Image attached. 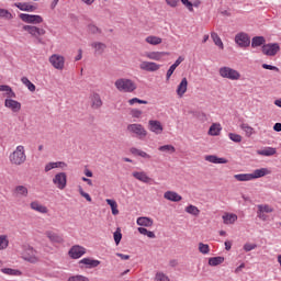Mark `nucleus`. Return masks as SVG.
Returning a JSON list of instances; mask_svg holds the SVG:
<instances>
[{
    "instance_id": "f257e3e1",
    "label": "nucleus",
    "mask_w": 281,
    "mask_h": 281,
    "mask_svg": "<svg viewBox=\"0 0 281 281\" xmlns=\"http://www.w3.org/2000/svg\"><path fill=\"white\" fill-rule=\"evenodd\" d=\"M9 161L12 166H23L27 161V155L25 154V146L19 145L9 155Z\"/></svg>"
},
{
    "instance_id": "f03ea898",
    "label": "nucleus",
    "mask_w": 281,
    "mask_h": 281,
    "mask_svg": "<svg viewBox=\"0 0 281 281\" xmlns=\"http://www.w3.org/2000/svg\"><path fill=\"white\" fill-rule=\"evenodd\" d=\"M114 87L120 91V93H133V91L137 90V83H135L133 79L128 78L116 79Z\"/></svg>"
},
{
    "instance_id": "7ed1b4c3",
    "label": "nucleus",
    "mask_w": 281,
    "mask_h": 281,
    "mask_svg": "<svg viewBox=\"0 0 281 281\" xmlns=\"http://www.w3.org/2000/svg\"><path fill=\"white\" fill-rule=\"evenodd\" d=\"M24 32H27L32 38L36 41L40 45H45V42L43 41V36L47 34V31L43 27H38L36 25H24L22 27Z\"/></svg>"
},
{
    "instance_id": "20e7f679",
    "label": "nucleus",
    "mask_w": 281,
    "mask_h": 281,
    "mask_svg": "<svg viewBox=\"0 0 281 281\" xmlns=\"http://www.w3.org/2000/svg\"><path fill=\"white\" fill-rule=\"evenodd\" d=\"M218 75L221 78H225L226 80H240V72L229 66H223L218 69Z\"/></svg>"
},
{
    "instance_id": "39448f33",
    "label": "nucleus",
    "mask_w": 281,
    "mask_h": 281,
    "mask_svg": "<svg viewBox=\"0 0 281 281\" xmlns=\"http://www.w3.org/2000/svg\"><path fill=\"white\" fill-rule=\"evenodd\" d=\"M127 131L131 135H135L137 139H146L148 137V131L139 123H132L127 125Z\"/></svg>"
},
{
    "instance_id": "423d86ee",
    "label": "nucleus",
    "mask_w": 281,
    "mask_h": 281,
    "mask_svg": "<svg viewBox=\"0 0 281 281\" xmlns=\"http://www.w3.org/2000/svg\"><path fill=\"white\" fill-rule=\"evenodd\" d=\"M48 63L54 69H57V71H63V69H65V56L60 54L50 55Z\"/></svg>"
},
{
    "instance_id": "0eeeda50",
    "label": "nucleus",
    "mask_w": 281,
    "mask_h": 281,
    "mask_svg": "<svg viewBox=\"0 0 281 281\" xmlns=\"http://www.w3.org/2000/svg\"><path fill=\"white\" fill-rule=\"evenodd\" d=\"M53 184L57 190H65L67 188V173L66 172H57L53 177Z\"/></svg>"
},
{
    "instance_id": "6e6552de",
    "label": "nucleus",
    "mask_w": 281,
    "mask_h": 281,
    "mask_svg": "<svg viewBox=\"0 0 281 281\" xmlns=\"http://www.w3.org/2000/svg\"><path fill=\"white\" fill-rule=\"evenodd\" d=\"M235 43L238 47L246 48L251 45V38L247 33L240 32L235 35Z\"/></svg>"
},
{
    "instance_id": "1a4fd4ad",
    "label": "nucleus",
    "mask_w": 281,
    "mask_h": 281,
    "mask_svg": "<svg viewBox=\"0 0 281 281\" xmlns=\"http://www.w3.org/2000/svg\"><path fill=\"white\" fill-rule=\"evenodd\" d=\"M139 69L142 71H148L150 74H155V71H159L161 69V65L155 61L142 60L139 64Z\"/></svg>"
},
{
    "instance_id": "9d476101",
    "label": "nucleus",
    "mask_w": 281,
    "mask_h": 281,
    "mask_svg": "<svg viewBox=\"0 0 281 281\" xmlns=\"http://www.w3.org/2000/svg\"><path fill=\"white\" fill-rule=\"evenodd\" d=\"M261 52L265 56H276L280 52V44L278 43L263 44Z\"/></svg>"
},
{
    "instance_id": "9b49d317",
    "label": "nucleus",
    "mask_w": 281,
    "mask_h": 281,
    "mask_svg": "<svg viewBox=\"0 0 281 281\" xmlns=\"http://www.w3.org/2000/svg\"><path fill=\"white\" fill-rule=\"evenodd\" d=\"M19 16L24 23H31L32 25H40V23H43V16L41 15L21 13Z\"/></svg>"
},
{
    "instance_id": "f8f14e48",
    "label": "nucleus",
    "mask_w": 281,
    "mask_h": 281,
    "mask_svg": "<svg viewBox=\"0 0 281 281\" xmlns=\"http://www.w3.org/2000/svg\"><path fill=\"white\" fill-rule=\"evenodd\" d=\"M22 258L23 260H26V262H38V257L36 256V250H34V248L32 247H26L24 248L23 252H22Z\"/></svg>"
},
{
    "instance_id": "ddd939ff",
    "label": "nucleus",
    "mask_w": 281,
    "mask_h": 281,
    "mask_svg": "<svg viewBox=\"0 0 281 281\" xmlns=\"http://www.w3.org/2000/svg\"><path fill=\"white\" fill-rule=\"evenodd\" d=\"M164 56H169V53L167 52H159V50H151V52H145L144 57L148 60H156L157 63L161 61Z\"/></svg>"
},
{
    "instance_id": "4468645a",
    "label": "nucleus",
    "mask_w": 281,
    "mask_h": 281,
    "mask_svg": "<svg viewBox=\"0 0 281 281\" xmlns=\"http://www.w3.org/2000/svg\"><path fill=\"white\" fill-rule=\"evenodd\" d=\"M148 130L150 133H154V135H161V133H164V125L157 120H149Z\"/></svg>"
},
{
    "instance_id": "2eb2a0df",
    "label": "nucleus",
    "mask_w": 281,
    "mask_h": 281,
    "mask_svg": "<svg viewBox=\"0 0 281 281\" xmlns=\"http://www.w3.org/2000/svg\"><path fill=\"white\" fill-rule=\"evenodd\" d=\"M4 106L12 113H19L21 111V102L13 100L12 98L4 100Z\"/></svg>"
},
{
    "instance_id": "dca6fc26",
    "label": "nucleus",
    "mask_w": 281,
    "mask_h": 281,
    "mask_svg": "<svg viewBox=\"0 0 281 281\" xmlns=\"http://www.w3.org/2000/svg\"><path fill=\"white\" fill-rule=\"evenodd\" d=\"M13 193L18 199H27L30 196V189L24 184H19L14 188Z\"/></svg>"
},
{
    "instance_id": "f3484780",
    "label": "nucleus",
    "mask_w": 281,
    "mask_h": 281,
    "mask_svg": "<svg viewBox=\"0 0 281 281\" xmlns=\"http://www.w3.org/2000/svg\"><path fill=\"white\" fill-rule=\"evenodd\" d=\"M30 207L33 210V212H37L38 214H47L49 212V209L38 202V200L32 201L30 203Z\"/></svg>"
},
{
    "instance_id": "a211bd4d",
    "label": "nucleus",
    "mask_w": 281,
    "mask_h": 281,
    "mask_svg": "<svg viewBox=\"0 0 281 281\" xmlns=\"http://www.w3.org/2000/svg\"><path fill=\"white\" fill-rule=\"evenodd\" d=\"M55 168H60L61 170H65V168H67V162L65 161L47 162L44 166V172H50V170H55Z\"/></svg>"
},
{
    "instance_id": "6ab92c4d",
    "label": "nucleus",
    "mask_w": 281,
    "mask_h": 281,
    "mask_svg": "<svg viewBox=\"0 0 281 281\" xmlns=\"http://www.w3.org/2000/svg\"><path fill=\"white\" fill-rule=\"evenodd\" d=\"M90 47H92L95 56H102V54H104V52H106V44H104L102 42H92L90 44Z\"/></svg>"
},
{
    "instance_id": "aec40b11",
    "label": "nucleus",
    "mask_w": 281,
    "mask_h": 281,
    "mask_svg": "<svg viewBox=\"0 0 281 281\" xmlns=\"http://www.w3.org/2000/svg\"><path fill=\"white\" fill-rule=\"evenodd\" d=\"M85 254H87V250L85 248H82V247H72L68 251V255L74 260H78V258H82V256H85Z\"/></svg>"
},
{
    "instance_id": "412c9836",
    "label": "nucleus",
    "mask_w": 281,
    "mask_h": 281,
    "mask_svg": "<svg viewBox=\"0 0 281 281\" xmlns=\"http://www.w3.org/2000/svg\"><path fill=\"white\" fill-rule=\"evenodd\" d=\"M188 92V78H182L180 83L177 87L176 93L178 98H183L186 93Z\"/></svg>"
},
{
    "instance_id": "4be33fe9",
    "label": "nucleus",
    "mask_w": 281,
    "mask_h": 281,
    "mask_svg": "<svg viewBox=\"0 0 281 281\" xmlns=\"http://www.w3.org/2000/svg\"><path fill=\"white\" fill-rule=\"evenodd\" d=\"M222 221L224 225H234L238 221V215L236 213L226 212L222 215Z\"/></svg>"
},
{
    "instance_id": "5701e85b",
    "label": "nucleus",
    "mask_w": 281,
    "mask_h": 281,
    "mask_svg": "<svg viewBox=\"0 0 281 281\" xmlns=\"http://www.w3.org/2000/svg\"><path fill=\"white\" fill-rule=\"evenodd\" d=\"M269 175H271V169H269V168L255 169L251 172L252 181L256 180V179H262V177H267Z\"/></svg>"
},
{
    "instance_id": "b1692460",
    "label": "nucleus",
    "mask_w": 281,
    "mask_h": 281,
    "mask_svg": "<svg viewBox=\"0 0 281 281\" xmlns=\"http://www.w3.org/2000/svg\"><path fill=\"white\" fill-rule=\"evenodd\" d=\"M79 265H85L86 269H95V267H100V260L83 258L79 261Z\"/></svg>"
},
{
    "instance_id": "393cba45",
    "label": "nucleus",
    "mask_w": 281,
    "mask_h": 281,
    "mask_svg": "<svg viewBox=\"0 0 281 281\" xmlns=\"http://www.w3.org/2000/svg\"><path fill=\"white\" fill-rule=\"evenodd\" d=\"M14 7L22 12H35L36 10V7L34 4H30L29 2H15Z\"/></svg>"
},
{
    "instance_id": "a878e982",
    "label": "nucleus",
    "mask_w": 281,
    "mask_h": 281,
    "mask_svg": "<svg viewBox=\"0 0 281 281\" xmlns=\"http://www.w3.org/2000/svg\"><path fill=\"white\" fill-rule=\"evenodd\" d=\"M164 199H166V201H172L173 203H179V201H182L183 198L175 191H167L164 193Z\"/></svg>"
},
{
    "instance_id": "bb28decb",
    "label": "nucleus",
    "mask_w": 281,
    "mask_h": 281,
    "mask_svg": "<svg viewBox=\"0 0 281 281\" xmlns=\"http://www.w3.org/2000/svg\"><path fill=\"white\" fill-rule=\"evenodd\" d=\"M204 159L209 164H229V160H227V158H221L216 155H206L204 156Z\"/></svg>"
},
{
    "instance_id": "cd10ccee",
    "label": "nucleus",
    "mask_w": 281,
    "mask_h": 281,
    "mask_svg": "<svg viewBox=\"0 0 281 281\" xmlns=\"http://www.w3.org/2000/svg\"><path fill=\"white\" fill-rule=\"evenodd\" d=\"M132 176L137 181H142V183H150V177H148L146 171H133Z\"/></svg>"
},
{
    "instance_id": "c85d7f7f",
    "label": "nucleus",
    "mask_w": 281,
    "mask_h": 281,
    "mask_svg": "<svg viewBox=\"0 0 281 281\" xmlns=\"http://www.w3.org/2000/svg\"><path fill=\"white\" fill-rule=\"evenodd\" d=\"M130 153L134 155V157H142V159H153V156H150V154L142 149H138L137 147H132L130 149Z\"/></svg>"
},
{
    "instance_id": "c756f323",
    "label": "nucleus",
    "mask_w": 281,
    "mask_h": 281,
    "mask_svg": "<svg viewBox=\"0 0 281 281\" xmlns=\"http://www.w3.org/2000/svg\"><path fill=\"white\" fill-rule=\"evenodd\" d=\"M45 236L47 239L50 240V243H57L58 245H60V243H63L64 240L59 234L53 231H46Z\"/></svg>"
},
{
    "instance_id": "7c9ffc66",
    "label": "nucleus",
    "mask_w": 281,
    "mask_h": 281,
    "mask_svg": "<svg viewBox=\"0 0 281 281\" xmlns=\"http://www.w3.org/2000/svg\"><path fill=\"white\" fill-rule=\"evenodd\" d=\"M239 128L244 132L245 137H251L256 135V128H254L249 123H241Z\"/></svg>"
},
{
    "instance_id": "2f4dec72",
    "label": "nucleus",
    "mask_w": 281,
    "mask_h": 281,
    "mask_svg": "<svg viewBox=\"0 0 281 281\" xmlns=\"http://www.w3.org/2000/svg\"><path fill=\"white\" fill-rule=\"evenodd\" d=\"M136 224L139 226V227H153L154 225V221L153 218L150 217H146V216H142V217H138L136 220Z\"/></svg>"
},
{
    "instance_id": "473e14b6",
    "label": "nucleus",
    "mask_w": 281,
    "mask_h": 281,
    "mask_svg": "<svg viewBox=\"0 0 281 281\" xmlns=\"http://www.w3.org/2000/svg\"><path fill=\"white\" fill-rule=\"evenodd\" d=\"M278 150L274 147H265L263 149H258L257 155H260L261 157H273Z\"/></svg>"
},
{
    "instance_id": "72a5a7b5",
    "label": "nucleus",
    "mask_w": 281,
    "mask_h": 281,
    "mask_svg": "<svg viewBox=\"0 0 281 281\" xmlns=\"http://www.w3.org/2000/svg\"><path fill=\"white\" fill-rule=\"evenodd\" d=\"M221 131H223L221 123H213L209 128V135H211V137H218V135H221Z\"/></svg>"
},
{
    "instance_id": "f704fd0d",
    "label": "nucleus",
    "mask_w": 281,
    "mask_h": 281,
    "mask_svg": "<svg viewBox=\"0 0 281 281\" xmlns=\"http://www.w3.org/2000/svg\"><path fill=\"white\" fill-rule=\"evenodd\" d=\"M145 43H147V45L157 46V45H161V43H164V38H161L157 35H148L145 38Z\"/></svg>"
},
{
    "instance_id": "c9c22d12",
    "label": "nucleus",
    "mask_w": 281,
    "mask_h": 281,
    "mask_svg": "<svg viewBox=\"0 0 281 281\" xmlns=\"http://www.w3.org/2000/svg\"><path fill=\"white\" fill-rule=\"evenodd\" d=\"M0 91L3 93V95L7 99L16 98V93H14V91L12 90V88L10 86L1 85Z\"/></svg>"
},
{
    "instance_id": "e433bc0d",
    "label": "nucleus",
    "mask_w": 281,
    "mask_h": 281,
    "mask_svg": "<svg viewBox=\"0 0 281 281\" xmlns=\"http://www.w3.org/2000/svg\"><path fill=\"white\" fill-rule=\"evenodd\" d=\"M211 38H212L214 45H216V47H218V49H225V44H223V40H221V36H218V33L212 32Z\"/></svg>"
},
{
    "instance_id": "4c0bfd02",
    "label": "nucleus",
    "mask_w": 281,
    "mask_h": 281,
    "mask_svg": "<svg viewBox=\"0 0 281 281\" xmlns=\"http://www.w3.org/2000/svg\"><path fill=\"white\" fill-rule=\"evenodd\" d=\"M235 181L247 182L254 181L251 173H237L234 176Z\"/></svg>"
},
{
    "instance_id": "58836bf2",
    "label": "nucleus",
    "mask_w": 281,
    "mask_h": 281,
    "mask_svg": "<svg viewBox=\"0 0 281 281\" xmlns=\"http://www.w3.org/2000/svg\"><path fill=\"white\" fill-rule=\"evenodd\" d=\"M91 103L92 109H100V106H102V99L100 98V94L93 93L91 95Z\"/></svg>"
},
{
    "instance_id": "ea45409f",
    "label": "nucleus",
    "mask_w": 281,
    "mask_h": 281,
    "mask_svg": "<svg viewBox=\"0 0 281 281\" xmlns=\"http://www.w3.org/2000/svg\"><path fill=\"white\" fill-rule=\"evenodd\" d=\"M225 262V257H211L209 258L210 267H218V265H223Z\"/></svg>"
},
{
    "instance_id": "a19ab883",
    "label": "nucleus",
    "mask_w": 281,
    "mask_h": 281,
    "mask_svg": "<svg viewBox=\"0 0 281 281\" xmlns=\"http://www.w3.org/2000/svg\"><path fill=\"white\" fill-rule=\"evenodd\" d=\"M105 203L110 205L113 216H117V214H120V210L117 209V202L115 200L106 199Z\"/></svg>"
},
{
    "instance_id": "79ce46f5",
    "label": "nucleus",
    "mask_w": 281,
    "mask_h": 281,
    "mask_svg": "<svg viewBox=\"0 0 281 281\" xmlns=\"http://www.w3.org/2000/svg\"><path fill=\"white\" fill-rule=\"evenodd\" d=\"M184 212H187V214H191V216H199L201 214V210H199V207L192 204L188 205L184 209Z\"/></svg>"
},
{
    "instance_id": "37998d69",
    "label": "nucleus",
    "mask_w": 281,
    "mask_h": 281,
    "mask_svg": "<svg viewBox=\"0 0 281 281\" xmlns=\"http://www.w3.org/2000/svg\"><path fill=\"white\" fill-rule=\"evenodd\" d=\"M266 43V40L262 36H255L251 40V47H260L263 46Z\"/></svg>"
},
{
    "instance_id": "c03bdc74",
    "label": "nucleus",
    "mask_w": 281,
    "mask_h": 281,
    "mask_svg": "<svg viewBox=\"0 0 281 281\" xmlns=\"http://www.w3.org/2000/svg\"><path fill=\"white\" fill-rule=\"evenodd\" d=\"M21 82L25 85L29 91H32V92L36 91V86H34V83H32V81H30L27 77H22Z\"/></svg>"
},
{
    "instance_id": "a18cd8bd",
    "label": "nucleus",
    "mask_w": 281,
    "mask_h": 281,
    "mask_svg": "<svg viewBox=\"0 0 281 281\" xmlns=\"http://www.w3.org/2000/svg\"><path fill=\"white\" fill-rule=\"evenodd\" d=\"M0 19H4L5 21H12L14 16L7 9H0Z\"/></svg>"
},
{
    "instance_id": "49530a36",
    "label": "nucleus",
    "mask_w": 281,
    "mask_h": 281,
    "mask_svg": "<svg viewBox=\"0 0 281 281\" xmlns=\"http://www.w3.org/2000/svg\"><path fill=\"white\" fill-rule=\"evenodd\" d=\"M2 273H5V276H22V272L20 270L11 268H3Z\"/></svg>"
},
{
    "instance_id": "de8ad7c7",
    "label": "nucleus",
    "mask_w": 281,
    "mask_h": 281,
    "mask_svg": "<svg viewBox=\"0 0 281 281\" xmlns=\"http://www.w3.org/2000/svg\"><path fill=\"white\" fill-rule=\"evenodd\" d=\"M258 211L262 212L263 214H271V212H273V207H271L269 204H260L258 205Z\"/></svg>"
},
{
    "instance_id": "09e8293b",
    "label": "nucleus",
    "mask_w": 281,
    "mask_h": 281,
    "mask_svg": "<svg viewBox=\"0 0 281 281\" xmlns=\"http://www.w3.org/2000/svg\"><path fill=\"white\" fill-rule=\"evenodd\" d=\"M131 117H134L135 120H140L142 115H144V112L139 109H132L130 111Z\"/></svg>"
},
{
    "instance_id": "8fccbe9b",
    "label": "nucleus",
    "mask_w": 281,
    "mask_h": 281,
    "mask_svg": "<svg viewBox=\"0 0 281 281\" xmlns=\"http://www.w3.org/2000/svg\"><path fill=\"white\" fill-rule=\"evenodd\" d=\"M158 150L160 153H171V154L176 151L175 146L172 145H162L158 147Z\"/></svg>"
},
{
    "instance_id": "3c124183",
    "label": "nucleus",
    "mask_w": 281,
    "mask_h": 281,
    "mask_svg": "<svg viewBox=\"0 0 281 281\" xmlns=\"http://www.w3.org/2000/svg\"><path fill=\"white\" fill-rule=\"evenodd\" d=\"M228 137L232 142H235V144H240V142H243V136H240V134L229 133Z\"/></svg>"
},
{
    "instance_id": "603ef678",
    "label": "nucleus",
    "mask_w": 281,
    "mask_h": 281,
    "mask_svg": "<svg viewBox=\"0 0 281 281\" xmlns=\"http://www.w3.org/2000/svg\"><path fill=\"white\" fill-rule=\"evenodd\" d=\"M127 102H128L130 106H134V104H148V101L140 100L138 98L130 99Z\"/></svg>"
},
{
    "instance_id": "864d4df0",
    "label": "nucleus",
    "mask_w": 281,
    "mask_h": 281,
    "mask_svg": "<svg viewBox=\"0 0 281 281\" xmlns=\"http://www.w3.org/2000/svg\"><path fill=\"white\" fill-rule=\"evenodd\" d=\"M78 192H79L80 196H82L83 199H86V201H88V203H91V201H92L91 195L89 193L85 192L82 187H78Z\"/></svg>"
},
{
    "instance_id": "5fc2aeb1",
    "label": "nucleus",
    "mask_w": 281,
    "mask_h": 281,
    "mask_svg": "<svg viewBox=\"0 0 281 281\" xmlns=\"http://www.w3.org/2000/svg\"><path fill=\"white\" fill-rule=\"evenodd\" d=\"M10 245V238L8 235H0V247H8Z\"/></svg>"
},
{
    "instance_id": "6e6d98bb",
    "label": "nucleus",
    "mask_w": 281,
    "mask_h": 281,
    "mask_svg": "<svg viewBox=\"0 0 281 281\" xmlns=\"http://www.w3.org/2000/svg\"><path fill=\"white\" fill-rule=\"evenodd\" d=\"M156 281H170L168 276H166L164 272H157L155 277Z\"/></svg>"
},
{
    "instance_id": "4d7b16f0",
    "label": "nucleus",
    "mask_w": 281,
    "mask_h": 281,
    "mask_svg": "<svg viewBox=\"0 0 281 281\" xmlns=\"http://www.w3.org/2000/svg\"><path fill=\"white\" fill-rule=\"evenodd\" d=\"M181 3L184 4V7L188 9L189 12H194V4L190 2V0H180Z\"/></svg>"
},
{
    "instance_id": "13d9d810",
    "label": "nucleus",
    "mask_w": 281,
    "mask_h": 281,
    "mask_svg": "<svg viewBox=\"0 0 281 281\" xmlns=\"http://www.w3.org/2000/svg\"><path fill=\"white\" fill-rule=\"evenodd\" d=\"M68 281H89V278L85 276H74V277H70Z\"/></svg>"
},
{
    "instance_id": "bf43d9fd",
    "label": "nucleus",
    "mask_w": 281,
    "mask_h": 281,
    "mask_svg": "<svg viewBox=\"0 0 281 281\" xmlns=\"http://www.w3.org/2000/svg\"><path fill=\"white\" fill-rule=\"evenodd\" d=\"M88 30L90 34H100L102 32L98 26L93 24L89 25Z\"/></svg>"
},
{
    "instance_id": "052dcab7",
    "label": "nucleus",
    "mask_w": 281,
    "mask_h": 281,
    "mask_svg": "<svg viewBox=\"0 0 281 281\" xmlns=\"http://www.w3.org/2000/svg\"><path fill=\"white\" fill-rule=\"evenodd\" d=\"M177 68L175 66H170L169 69L167 70V74H166V80H170V78L172 77V74H175V70Z\"/></svg>"
},
{
    "instance_id": "680f3d73",
    "label": "nucleus",
    "mask_w": 281,
    "mask_h": 281,
    "mask_svg": "<svg viewBox=\"0 0 281 281\" xmlns=\"http://www.w3.org/2000/svg\"><path fill=\"white\" fill-rule=\"evenodd\" d=\"M262 69H269L270 71H280V68L268 64H262Z\"/></svg>"
},
{
    "instance_id": "e2e57ef3",
    "label": "nucleus",
    "mask_w": 281,
    "mask_h": 281,
    "mask_svg": "<svg viewBox=\"0 0 281 281\" xmlns=\"http://www.w3.org/2000/svg\"><path fill=\"white\" fill-rule=\"evenodd\" d=\"M122 240V233H120L119 231H116L114 233V243L115 245H120V241Z\"/></svg>"
},
{
    "instance_id": "0e129e2a",
    "label": "nucleus",
    "mask_w": 281,
    "mask_h": 281,
    "mask_svg": "<svg viewBox=\"0 0 281 281\" xmlns=\"http://www.w3.org/2000/svg\"><path fill=\"white\" fill-rule=\"evenodd\" d=\"M166 3L170 8H177V5H179V0H166Z\"/></svg>"
},
{
    "instance_id": "69168bd1",
    "label": "nucleus",
    "mask_w": 281,
    "mask_h": 281,
    "mask_svg": "<svg viewBox=\"0 0 281 281\" xmlns=\"http://www.w3.org/2000/svg\"><path fill=\"white\" fill-rule=\"evenodd\" d=\"M183 61V57H178V59L175 61L173 66L176 69L180 66V64Z\"/></svg>"
},
{
    "instance_id": "338daca9",
    "label": "nucleus",
    "mask_w": 281,
    "mask_h": 281,
    "mask_svg": "<svg viewBox=\"0 0 281 281\" xmlns=\"http://www.w3.org/2000/svg\"><path fill=\"white\" fill-rule=\"evenodd\" d=\"M138 232L143 235V236H148V229L144 228V227H138Z\"/></svg>"
},
{
    "instance_id": "774afa93",
    "label": "nucleus",
    "mask_w": 281,
    "mask_h": 281,
    "mask_svg": "<svg viewBox=\"0 0 281 281\" xmlns=\"http://www.w3.org/2000/svg\"><path fill=\"white\" fill-rule=\"evenodd\" d=\"M273 131H276L277 133H281V123H276L273 125Z\"/></svg>"
}]
</instances>
